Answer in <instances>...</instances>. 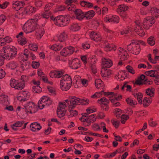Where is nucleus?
Here are the masks:
<instances>
[{"mask_svg":"<svg viewBox=\"0 0 159 159\" xmlns=\"http://www.w3.org/2000/svg\"><path fill=\"white\" fill-rule=\"evenodd\" d=\"M20 93L21 95L22 96V97L26 98V100L29 97V94L27 92H23L21 93Z\"/></svg>","mask_w":159,"mask_h":159,"instance_id":"59","label":"nucleus"},{"mask_svg":"<svg viewBox=\"0 0 159 159\" xmlns=\"http://www.w3.org/2000/svg\"><path fill=\"white\" fill-rule=\"evenodd\" d=\"M111 71L107 69L102 68L101 70V74L102 76L106 79V78L111 74Z\"/></svg>","mask_w":159,"mask_h":159,"instance_id":"27","label":"nucleus"},{"mask_svg":"<svg viewBox=\"0 0 159 159\" xmlns=\"http://www.w3.org/2000/svg\"><path fill=\"white\" fill-rule=\"evenodd\" d=\"M29 48L34 51H36L37 49V46L35 44H31L29 45Z\"/></svg>","mask_w":159,"mask_h":159,"instance_id":"53","label":"nucleus"},{"mask_svg":"<svg viewBox=\"0 0 159 159\" xmlns=\"http://www.w3.org/2000/svg\"><path fill=\"white\" fill-rule=\"evenodd\" d=\"M128 9V7L127 6L124 4H121L118 6V8L117 9V12L119 13L121 16L123 18L124 17V16L121 15L122 12H125Z\"/></svg>","mask_w":159,"mask_h":159,"instance_id":"20","label":"nucleus"},{"mask_svg":"<svg viewBox=\"0 0 159 159\" xmlns=\"http://www.w3.org/2000/svg\"><path fill=\"white\" fill-rule=\"evenodd\" d=\"M95 85L96 87L99 89L103 86V82L100 79H96L95 80Z\"/></svg>","mask_w":159,"mask_h":159,"instance_id":"38","label":"nucleus"},{"mask_svg":"<svg viewBox=\"0 0 159 159\" xmlns=\"http://www.w3.org/2000/svg\"><path fill=\"white\" fill-rule=\"evenodd\" d=\"M89 34L90 38L96 42L99 41L101 39L100 35L94 31L89 32Z\"/></svg>","mask_w":159,"mask_h":159,"instance_id":"18","label":"nucleus"},{"mask_svg":"<svg viewBox=\"0 0 159 159\" xmlns=\"http://www.w3.org/2000/svg\"><path fill=\"white\" fill-rule=\"evenodd\" d=\"M146 75L152 77L157 78L158 75L157 74L156 71L151 70L146 72Z\"/></svg>","mask_w":159,"mask_h":159,"instance_id":"33","label":"nucleus"},{"mask_svg":"<svg viewBox=\"0 0 159 159\" xmlns=\"http://www.w3.org/2000/svg\"><path fill=\"white\" fill-rule=\"evenodd\" d=\"M35 30L36 32L35 35L37 38L38 39H40L44 34V30L43 28L42 27H40L37 24Z\"/></svg>","mask_w":159,"mask_h":159,"instance_id":"15","label":"nucleus"},{"mask_svg":"<svg viewBox=\"0 0 159 159\" xmlns=\"http://www.w3.org/2000/svg\"><path fill=\"white\" fill-rule=\"evenodd\" d=\"M24 5V4L22 2L17 1L13 3L12 7L16 10L18 11L20 10Z\"/></svg>","mask_w":159,"mask_h":159,"instance_id":"26","label":"nucleus"},{"mask_svg":"<svg viewBox=\"0 0 159 159\" xmlns=\"http://www.w3.org/2000/svg\"><path fill=\"white\" fill-rule=\"evenodd\" d=\"M81 80L80 76L79 75H76L74 77V80L75 81L76 84L79 83Z\"/></svg>","mask_w":159,"mask_h":159,"instance_id":"61","label":"nucleus"},{"mask_svg":"<svg viewBox=\"0 0 159 159\" xmlns=\"http://www.w3.org/2000/svg\"><path fill=\"white\" fill-rule=\"evenodd\" d=\"M77 48H75L70 46L68 48H64L61 51V54L63 56H67L71 54L74 52H77Z\"/></svg>","mask_w":159,"mask_h":159,"instance_id":"13","label":"nucleus"},{"mask_svg":"<svg viewBox=\"0 0 159 159\" xmlns=\"http://www.w3.org/2000/svg\"><path fill=\"white\" fill-rule=\"evenodd\" d=\"M39 14L40 15V14ZM51 15V14L50 12L44 11L41 13V15H40V17L39 19L40 18L41 16H42L43 18L47 19Z\"/></svg>","mask_w":159,"mask_h":159,"instance_id":"39","label":"nucleus"},{"mask_svg":"<svg viewBox=\"0 0 159 159\" xmlns=\"http://www.w3.org/2000/svg\"><path fill=\"white\" fill-rule=\"evenodd\" d=\"M72 0H67L66 2V3L67 5L66 8L69 11H73L74 12L77 9L75 8L74 5L72 4Z\"/></svg>","mask_w":159,"mask_h":159,"instance_id":"23","label":"nucleus"},{"mask_svg":"<svg viewBox=\"0 0 159 159\" xmlns=\"http://www.w3.org/2000/svg\"><path fill=\"white\" fill-rule=\"evenodd\" d=\"M103 91L101 92H97L94 94L92 95L91 97V98H97L101 97L102 96V93Z\"/></svg>","mask_w":159,"mask_h":159,"instance_id":"52","label":"nucleus"},{"mask_svg":"<svg viewBox=\"0 0 159 159\" xmlns=\"http://www.w3.org/2000/svg\"><path fill=\"white\" fill-rule=\"evenodd\" d=\"M151 11L153 16L156 18H157L159 16V9L156 7H153L151 9Z\"/></svg>","mask_w":159,"mask_h":159,"instance_id":"40","label":"nucleus"},{"mask_svg":"<svg viewBox=\"0 0 159 159\" xmlns=\"http://www.w3.org/2000/svg\"><path fill=\"white\" fill-rule=\"evenodd\" d=\"M30 51L27 49L24 50L23 54L22 55L21 57L22 60L24 61H27L28 57L29 56Z\"/></svg>","mask_w":159,"mask_h":159,"instance_id":"35","label":"nucleus"},{"mask_svg":"<svg viewBox=\"0 0 159 159\" xmlns=\"http://www.w3.org/2000/svg\"><path fill=\"white\" fill-rule=\"evenodd\" d=\"M112 62L109 59L106 58H103L102 64L104 67L109 68L112 66Z\"/></svg>","mask_w":159,"mask_h":159,"instance_id":"21","label":"nucleus"},{"mask_svg":"<svg viewBox=\"0 0 159 159\" xmlns=\"http://www.w3.org/2000/svg\"><path fill=\"white\" fill-rule=\"evenodd\" d=\"M119 19V17L117 16H113L109 17H106L104 19V21L107 22H113L118 23Z\"/></svg>","mask_w":159,"mask_h":159,"instance_id":"17","label":"nucleus"},{"mask_svg":"<svg viewBox=\"0 0 159 159\" xmlns=\"http://www.w3.org/2000/svg\"><path fill=\"white\" fill-rule=\"evenodd\" d=\"M25 113L27 114H32L37 111V108L34 103L32 102L27 103L25 105Z\"/></svg>","mask_w":159,"mask_h":159,"instance_id":"8","label":"nucleus"},{"mask_svg":"<svg viewBox=\"0 0 159 159\" xmlns=\"http://www.w3.org/2000/svg\"><path fill=\"white\" fill-rule=\"evenodd\" d=\"M80 100L76 97H71L68 100H65L63 102L60 103L57 110V114L58 117L61 118L65 115L67 108H69L70 114L68 117H70L76 116L78 114L75 110L70 109L74 108L76 105L79 104Z\"/></svg>","mask_w":159,"mask_h":159,"instance_id":"1","label":"nucleus"},{"mask_svg":"<svg viewBox=\"0 0 159 159\" xmlns=\"http://www.w3.org/2000/svg\"><path fill=\"white\" fill-rule=\"evenodd\" d=\"M126 68L128 71L132 74H134L135 73V71L133 68L129 65H128L126 67Z\"/></svg>","mask_w":159,"mask_h":159,"instance_id":"54","label":"nucleus"},{"mask_svg":"<svg viewBox=\"0 0 159 159\" xmlns=\"http://www.w3.org/2000/svg\"><path fill=\"white\" fill-rule=\"evenodd\" d=\"M18 65V63L17 62L13 61L9 63V66L11 69H14L17 67Z\"/></svg>","mask_w":159,"mask_h":159,"instance_id":"42","label":"nucleus"},{"mask_svg":"<svg viewBox=\"0 0 159 159\" xmlns=\"http://www.w3.org/2000/svg\"><path fill=\"white\" fill-rule=\"evenodd\" d=\"M140 46L138 43L132 42L127 46V49L130 52L135 54H138L140 51Z\"/></svg>","mask_w":159,"mask_h":159,"instance_id":"9","label":"nucleus"},{"mask_svg":"<svg viewBox=\"0 0 159 159\" xmlns=\"http://www.w3.org/2000/svg\"><path fill=\"white\" fill-rule=\"evenodd\" d=\"M17 54V50L12 46H7L3 47L0 50V56L3 59H10L13 58Z\"/></svg>","mask_w":159,"mask_h":159,"instance_id":"2","label":"nucleus"},{"mask_svg":"<svg viewBox=\"0 0 159 159\" xmlns=\"http://www.w3.org/2000/svg\"><path fill=\"white\" fill-rule=\"evenodd\" d=\"M40 17V14H37L35 18L27 21L23 26V30L26 33L31 32L34 30L37 25L36 21L39 19Z\"/></svg>","mask_w":159,"mask_h":159,"instance_id":"3","label":"nucleus"},{"mask_svg":"<svg viewBox=\"0 0 159 159\" xmlns=\"http://www.w3.org/2000/svg\"><path fill=\"white\" fill-rule=\"evenodd\" d=\"M48 89L51 95L54 96L56 94V90L55 88L52 87L48 86Z\"/></svg>","mask_w":159,"mask_h":159,"instance_id":"50","label":"nucleus"},{"mask_svg":"<svg viewBox=\"0 0 159 159\" xmlns=\"http://www.w3.org/2000/svg\"><path fill=\"white\" fill-rule=\"evenodd\" d=\"M148 42L149 44L151 46L155 44L154 38L152 37H151L149 38L148 40Z\"/></svg>","mask_w":159,"mask_h":159,"instance_id":"57","label":"nucleus"},{"mask_svg":"<svg viewBox=\"0 0 159 159\" xmlns=\"http://www.w3.org/2000/svg\"><path fill=\"white\" fill-rule=\"evenodd\" d=\"M72 81L70 76L68 75L62 76L60 81V86L62 90L66 91L71 87Z\"/></svg>","mask_w":159,"mask_h":159,"instance_id":"4","label":"nucleus"},{"mask_svg":"<svg viewBox=\"0 0 159 159\" xmlns=\"http://www.w3.org/2000/svg\"><path fill=\"white\" fill-rule=\"evenodd\" d=\"M118 57L122 60H125L127 59L128 55L127 52L123 48H120L118 49Z\"/></svg>","mask_w":159,"mask_h":159,"instance_id":"16","label":"nucleus"},{"mask_svg":"<svg viewBox=\"0 0 159 159\" xmlns=\"http://www.w3.org/2000/svg\"><path fill=\"white\" fill-rule=\"evenodd\" d=\"M8 4L7 2H2L0 1V8L2 9H5L7 7Z\"/></svg>","mask_w":159,"mask_h":159,"instance_id":"58","label":"nucleus"},{"mask_svg":"<svg viewBox=\"0 0 159 159\" xmlns=\"http://www.w3.org/2000/svg\"><path fill=\"white\" fill-rule=\"evenodd\" d=\"M80 25L78 24H74L71 26L70 29L73 31H77L80 30Z\"/></svg>","mask_w":159,"mask_h":159,"instance_id":"48","label":"nucleus"},{"mask_svg":"<svg viewBox=\"0 0 159 159\" xmlns=\"http://www.w3.org/2000/svg\"><path fill=\"white\" fill-rule=\"evenodd\" d=\"M98 102L100 104H102L104 102V104L105 105H107L109 103V101L105 98H102L98 100Z\"/></svg>","mask_w":159,"mask_h":159,"instance_id":"41","label":"nucleus"},{"mask_svg":"<svg viewBox=\"0 0 159 159\" xmlns=\"http://www.w3.org/2000/svg\"><path fill=\"white\" fill-rule=\"evenodd\" d=\"M10 86L16 89L21 90L25 87V82L24 80H16L14 79H11L10 81Z\"/></svg>","mask_w":159,"mask_h":159,"instance_id":"6","label":"nucleus"},{"mask_svg":"<svg viewBox=\"0 0 159 159\" xmlns=\"http://www.w3.org/2000/svg\"><path fill=\"white\" fill-rule=\"evenodd\" d=\"M70 19V16L68 15L59 16L55 18L51 17V19L54 20L55 24L60 26L66 25L68 23Z\"/></svg>","mask_w":159,"mask_h":159,"instance_id":"5","label":"nucleus"},{"mask_svg":"<svg viewBox=\"0 0 159 159\" xmlns=\"http://www.w3.org/2000/svg\"><path fill=\"white\" fill-rule=\"evenodd\" d=\"M36 10V8L31 6H28L25 8V12L27 14H29L35 12Z\"/></svg>","mask_w":159,"mask_h":159,"instance_id":"32","label":"nucleus"},{"mask_svg":"<svg viewBox=\"0 0 159 159\" xmlns=\"http://www.w3.org/2000/svg\"><path fill=\"white\" fill-rule=\"evenodd\" d=\"M70 67L72 69H76L80 67L81 66V62L80 60L78 58H74L70 61Z\"/></svg>","mask_w":159,"mask_h":159,"instance_id":"14","label":"nucleus"},{"mask_svg":"<svg viewBox=\"0 0 159 159\" xmlns=\"http://www.w3.org/2000/svg\"><path fill=\"white\" fill-rule=\"evenodd\" d=\"M149 60L152 63L155 64L156 63V61L159 60V56H155L154 59H153L151 58V54H149L148 56Z\"/></svg>","mask_w":159,"mask_h":159,"instance_id":"47","label":"nucleus"},{"mask_svg":"<svg viewBox=\"0 0 159 159\" xmlns=\"http://www.w3.org/2000/svg\"><path fill=\"white\" fill-rule=\"evenodd\" d=\"M122 90H126V91H130L131 90V87L130 85L127 84V83H125L124 84L123 86L121 88Z\"/></svg>","mask_w":159,"mask_h":159,"instance_id":"51","label":"nucleus"},{"mask_svg":"<svg viewBox=\"0 0 159 159\" xmlns=\"http://www.w3.org/2000/svg\"><path fill=\"white\" fill-rule=\"evenodd\" d=\"M112 122L113 125L116 127L117 128L119 126L120 122L119 121L116 120H112Z\"/></svg>","mask_w":159,"mask_h":159,"instance_id":"64","label":"nucleus"},{"mask_svg":"<svg viewBox=\"0 0 159 159\" xmlns=\"http://www.w3.org/2000/svg\"><path fill=\"white\" fill-rule=\"evenodd\" d=\"M80 82L84 87H86L88 84L89 81L85 79H81Z\"/></svg>","mask_w":159,"mask_h":159,"instance_id":"62","label":"nucleus"},{"mask_svg":"<svg viewBox=\"0 0 159 159\" xmlns=\"http://www.w3.org/2000/svg\"><path fill=\"white\" fill-rule=\"evenodd\" d=\"M58 40L60 42H64L67 39V33L65 32L61 33L58 37Z\"/></svg>","mask_w":159,"mask_h":159,"instance_id":"28","label":"nucleus"},{"mask_svg":"<svg viewBox=\"0 0 159 159\" xmlns=\"http://www.w3.org/2000/svg\"><path fill=\"white\" fill-rule=\"evenodd\" d=\"M75 13L76 18L79 20H81L84 17V14L80 9L75 10Z\"/></svg>","mask_w":159,"mask_h":159,"instance_id":"22","label":"nucleus"},{"mask_svg":"<svg viewBox=\"0 0 159 159\" xmlns=\"http://www.w3.org/2000/svg\"><path fill=\"white\" fill-rule=\"evenodd\" d=\"M136 25L134 28L135 32L140 36H143L145 34L143 29L141 26H143L139 20H137L135 22Z\"/></svg>","mask_w":159,"mask_h":159,"instance_id":"12","label":"nucleus"},{"mask_svg":"<svg viewBox=\"0 0 159 159\" xmlns=\"http://www.w3.org/2000/svg\"><path fill=\"white\" fill-rule=\"evenodd\" d=\"M96 119V116L94 114L88 116L87 113H84L80 120L83 122H86L88 123L94 121Z\"/></svg>","mask_w":159,"mask_h":159,"instance_id":"11","label":"nucleus"},{"mask_svg":"<svg viewBox=\"0 0 159 159\" xmlns=\"http://www.w3.org/2000/svg\"><path fill=\"white\" fill-rule=\"evenodd\" d=\"M95 13L93 10H91L86 12L84 14V17L87 19H90L93 17Z\"/></svg>","mask_w":159,"mask_h":159,"instance_id":"31","label":"nucleus"},{"mask_svg":"<svg viewBox=\"0 0 159 159\" xmlns=\"http://www.w3.org/2000/svg\"><path fill=\"white\" fill-rule=\"evenodd\" d=\"M23 124L22 122L18 121L14 124L11 125V127L13 129L16 130L17 127H20Z\"/></svg>","mask_w":159,"mask_h":159,"instance_id":"45","label":"nucleus"},{"mask_svg":"<svg viewBox=\"0 0 159 159\" xmlns=\"http://www.w3.org/2000/svg\"><path fill=\"white\" fill-rule=\"evenodd\" d=\"M155 90L153 88H149L146 89V93L150 97L152 98L154 94Z\"/></svg>","mask_w":159,"mask_h":159,"instance_id":"29","label":"nucleus"},{"mask_svg":"<svg viewBox=\"0 0 159 159\" xmlns=\"http://www.w3.org/2000/svg\"><path fill=\"white\" fill-rule=\"evenodd\" d=\"M105 49L106 51H110L112 50H115L116 49L115 48V46L113 45L109 44L108 43H105Z\"/></svg>","mask_w":159,"mask_h":159,"instance_id":"36","label":"nucleus"},{"mask_svg":"<svg viewBox=\"0 0 159 159\" xmlns=\"http://www.w3.org/2000/svg\"><path fill=\"white\" fill-rule=\"evenodd\" d=\"M63 73L62 71H51L50 73V76L52 78H59L62 76Z\"/></svg>","mask_w":159,"mask_h":159,"instance_id":"19","label":"nucleus"},{"mask_svg":"<svg viewBox=\"0 0 159 159\" xmlns=\"http://www.w3.org/2000/svg\"><path fill=\"white\" fill-rule=\"evenodd\" d=\"M155 20L153 17H148L143 20V21L141 23L143 27L146 29H148L153 24Z\"/></svg>","mask_w":159,"mask_h":159,"instance_id":"10","label":"nucleus"},{"mask_svg":"<svg viewBox=\"0 0 159 159\" xmlns=\"http://www.w3.org/2000/svg\"><path fill=\"white\" fill-rule=\"evenodd\" d=\"M81 5L83 7H92V4L89 2L82 1L80 2Z\"/></svg>","mask_w":159,"mask_h":159,"instance_id":"44","label":"nucleus"},{"mask_svg":"<svg viewBox=\"0 0 159 159\" xmlns=\"http://www.w3.org/2000/svg\"><path fill=\"white\" fill-rule=\"evenodd\" d=\"M124 75V71H120L116 75V79L119 81L123 80L125 79Z\"/></svg>","mask_w":159,"mask_h":159,"instance_id":"34","label":"nucleus"},{"mask_svg":"<svg viewBox=\"0 0 159 159\" xmlns=\"http://www.w3.org/2000/svg\"><path fill=\"white\" fill-rule=\"evenodd\" d=\"M129 118L128 116L125 115H122L121 117V121L122 123L124 124L126 121Z\"/></svg>","mask_w":159,"mask_h":159,"instance_id":"56","label":"nucleus"},{"mask_svg":"<svg viewBox=\"0 0 159 159\" xmlns=\"http://www.w3.org/2000/svg\"><path fill=\"white\" fill-rule=\"evenodd\" d=\"M152 119H151L149 121V125L152 127H155L157 125V122L156 121H152Z\"/></svg>","mask_w":159,"mask_h":159,"instance_id":"60","label":"nucleus"},{"mask_svg":"<svg viewBox=\"0 0 159 159\" xmlns=\"http://www.w3.org/2000/svg\"><path fill=\"white\" fill-rule=\"evenodd\" d=\"M151 102V98L149 97V98H147V97H145L144 98L143 101V105L144 106H147Z\"/></svg>","mask_w":159,"mask_h":159,"instance_id":"37","label":"nucleus"},{"mask_svg":"<svg viewBox=\"0 0 159 159\" xmlns=\"http://www.w3.org/2000/svg\"><path fill=\"white\" fill-rule=\"evenodd\" d=\"M109 98H110V101L113 104L114 106L117 107L119 105L120 103L118 102H116V101L121 98V96H118L117 97L114 96V97L112 98H111V97H109Z\"/></svg>","mask_w":159,"mask_h":159,"instance_id":"25","label":"nucleus"},{"mask_svg":"<svg viewBox=\"0 0 159 159\" xmlns=\"http://www.w3.org/2000/svg\"><path fill=\"white\" fill-rule=\"evenodd\" d=\"M21 67L24 70L28 69L29 68L30 64L23 61V62H21Z\"/></svg>","mask_w":159,"mask_h":159,"instance_id":"49","label":"nucleus"},{"mask_svg":"<svg viewBox=\"0 0 159 159\" xmlns=\"http://www.w3.org/2000/svg\"><path fill=\"white\" fill-rule=\"evenodd\" d=\"M32 91L35 93H39L42 91V89L39 86H34L32 89Z\"/></svg>","mask_w":159,"mask_h":159,"instance_id":"46","label":"nucleus"},{"mask_svg":"<svg viewBox=\"0 0 159 159\" xmlns=\"http://www.w3.org/2000/svg\"><path fill=\"white\" fill-rule=\"evenodd\" d=\"M126 101L127 103L131 106H134L137 104V102L135 100H133L131 98H127Z\"/></svg>","mask_w":159,"mask_h":159,"instance_id":"43","label":"nucleus"},{"mask_svg":"<svg viewBox=\"0 0 159 159\" xmlns=\"http://www.w3.org/2000/svg\"><path fill=\"white\" fill-rule=\"evenodd\" d=\"M0 101L4 105H7L9 104L7 96L5 95H2L0 96Z\"/></svg>","mask_w":159,"mask_h":159,"instance_id":"30","label":"nucleus"},{"mask_svg":"<svg viewBox=\"0 0 159 159\" xmlns=\"http://www.w3.org/2000/svg\"><path fill=\"white\" fill-rule=\"evenodd\" d=\"M135 97L137 98L140 104H141L142 103V99L143 98L142 94L140 93H138V94H136Z\"/></svg>","mask_w":159,"mask_h":159,"instance_id":"55","label":"nucleus"},{"mask_svg":"<svg viewBox=\"0 0 159 159\" xmlns=\"http://www.w3.org/2000/svg\"><path fill=\"white\" fill-rule=\"evenodd\" d=\"M39 65V62L34 61L32 63V66L33 68L35 69L37 68L38 67Z\"/></svg>","mask_w":159,"mask_h":159,"instance_id":"63","label":"nucleus"},{"mask_svg":"<svg viewBox=\"0 0 159 159\" xmlns=\"http://www.w3.org/2000/svg\"><path fill=\"white\" fill-rule=\"evenodd\" d=\"M31 130L34 132H36L40 130L41 127L39 124L36 122L32 123L30 125Z\"/></svg>","mask_w":159,"mask_h":159,"instance_id":"24","label":"nucleus"},{"mask_svg":"<svg viewBox=\"0 0 159 159\" xmlns=\"http://www.w3.org/2000/svg\"><path fill=\"white\" fill-rule=\"evenodd\" d=\"M52 100L48 97L43 96L42 97L38 103V107L40 109H43L45 106L51 105Z\"/></svg>","mask_w":159,"mask_h":159,"instance_id":"7","label":"nucleus"}]
</instances>
